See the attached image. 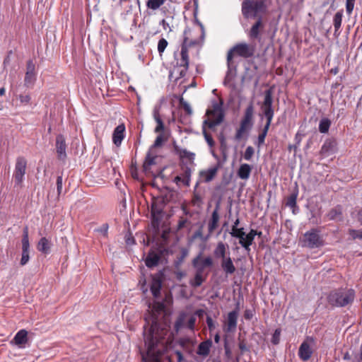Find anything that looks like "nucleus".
I'll return each mask as SVG.
<instances>
[{
  "label": "nucleus",
  "instance_id": "obj_20",
  "mask_svg": "<svg viewBox=\"0 0 362 362\" xmlns=\"http://www.w3.org/2000/svg\"><path fill=\"white\" fill-rule=\"evenodd\" d=\"M336 141L333 139H327L321 147L320 154L322 157H327L335 151Z\"/></svg>",
  "mask_w": 362,
  "mask_h": 362
},
{
  "label": "nucleus",
  "instance_id": "obj_7",
  "mask_svg": "<svg viewBox=\"0 0 362 362\" xmlns=\"http://www.w3.org/2000/svg\"><path fill=\"white\" fill-rule=\"evenodd\" d=\"M254 105L250 102L245 109L244 116L240 122V127L237 129L235 138L239 141L243 138V134L250 130L253 125Z\"/></svg>",
  "mask_w": 362,
  "mask_h": 362
},
{
  "label": "nucleus",
  "instance_id": "obj_11",
  "mask_svg": "<svg viewBox=\"0 0 362 362\" xmlns=\"http://www.w3.org/2000/svg\"><path fill=\"white\" fill-rule=\"evenodd\" d=\"M265 24L261 16H259L254 24L251 26L247 35L250 40H260L261 35L264 30Z\"/></svg>",
  "mask_w": 362,
  "mask_h": 362
},
{
  "label": "nucleus",
  "instance_id": "obj_48",
  "mask_svg": "<svg viewBox=\"0 0 362 362\" xmlns=\"http://www.w3.org/2000/svg\"><path fill=\"white\" fill-rule=\"evenodd\" d=\"M356 0H346V13L350 15L354 8Z\"/></svg>",
  "mask_w": 362,
  "mask_h": 362
},
{
  "label": "nucleus",
  "instance_id": "obj_17",
  "mask_svg": "<svg viewBox=\"0 0 362 362\" xmlns=\"http://www.w3.org/2000/svg\"><path fill=\"white\" fill-rule=\"evenodd\" d=\"M273 98L272 91L271 89L264 91V98L262 105V110L264 116L269 114H274V110L272 107Z\"/></svg>",
  "mask_w": 362,
  "mask_h": 362
},
{
  "label": "nucleus",
  "instance_id": "obj_40",
  "mask_svg": "<svg viewBox=\"0 0 362 362\" xmlns=\"http://www.w3.org/2000/svg\"><path fill=\"white\" fill-rule=\"evenodd\" d=\"M331 125V121L328 118H322L320 121L319 131L320 133H327Z\"/></svg>",
  "mask_w": 362,
  "mask_h": 362
},
{
  "label": "nucleus",
  "instance_id": "obj_50",
  "mask_svg": "<svg viewBox=\"0 0 362 362\" xmlns=\"http://www.w3.org/2000/svg\"><path fill=\"white\" fill-rule=\"evenodd\" d=\"M20 102L22 105H26L30 103V95H20L18 97Z\"/></svg>",
  "mask_w": 362,
  "mask_h": 362
},
{
  "label": "nucleus",
  "instance_id": "obj_10",
  "mask_svg": "<svg viewBox=\"0 0 362 362\" xmlns=\"http://www.w3.org/2000/svg\"><path fill=\"white\" fill-rule=\"evenodd\" d=\"M315 339L313 337H308L306 339L300 344L298 349V356L303 361H308L312 354L313 350L311 344H314Z\"/></svg>",
  "mask_w": 362,
  "mask_h": 362
},
{
  "label": "nucleus",
  "instance_id": "obj_33",
  "mask_svg": "<svg viewBox=\"0 0 362 362\" xmlns=\"http://www.w3.org/2000/svg\"><path fill=\"white\" fill-rule=\"evenodd\" d=\"M218 168L216 167L209 168L206 170H202L199 173L200 177L205 182H211L216 175Z\"/></svg>",
  "mask_w": 362,
  "mask_h": 362
},
{
  "label": "nucleus",
  "instance_id": "obj_46",
  "mask_svg": "<svg viewBox=\"0 0 362 362\" xmlns=\"http://www.w3.org/2000/svg\"><path fill=\"white\" fill-rule=\"evenodd\" d=\"M255 150L252 146H249L246 148L243 155V158L245 160H250L254 156Z\"/></svg>",
  "mask_w": 362,
  "mask_h": 362
},
{
  "label": "nucleus",
  "instance_id": "obj_8",
  "mask_svg": "<svg viewBox=\"0 0 362 362\" xmlns=\"http://www.w3.org/2000/svg\"><path fill=\"white\" fill-rule=\"evenodd\" d=\"M324 245V240L320 235V230L313 228L304 234L303 246L310 249L319 248Z\"/></svg>",
  "mask_w": 362,
  "mask_h": 362
},
{
  "label": "nucleus",
  "instance_id": "obj_32",
  "mask_svg": "<svg viewBox=\"0 0 362 362\" xmlns=\"http://www.w3.org/2000/svg\"><path fill=\"white\" fill-rule=\"evenodd\" d=\"M327 217L331 221H341L342 220V208L341 206L337 205L332 209L327 214Z\"/></svg>",
  "mask_w": 362,
  "mask_h": 362
},
{
  "label": "nucleus",
  "instance_id": "obj_14",
  "mask_svg": "<svg viewBox=\"0 0 362 362\" xmlns=\"http://www.w3.org/2000/svg\"><path fill=\"white\" fill-rule=\"evenodd\" d=\"M174 150L175 153L179 156L182 165L188 164L194 165V160L195 154L192 152L187 151V149H182L178 146H174Z\"/></svg>",
  "mask_w": 362,
  "mask_h": 362
},
{
  "label": "nucleus",
  "instance_id": "obj_39",
  "mask_svg": "<svg viewBox=\"0 0 362 362\" xmlns=\"http://www.w3.org/2000/svg\"><path fill=\"white\" fill-rule=\"evenodd\" d=\"M153 118L157 123V126L155 128V132L158 133L164 129V124L160 117L159 112L157 110L153 111Z\"/></svg>",
  "mask_w": 362,
  "mask_h": 362
},
{
  "label": "nucleus",
  "instance_id": "obj_51",
  "mask_svg": "<svg viewBox=\"0 0 362 362\" xmlns=\"http://www.w3.org/2000/svg\"><path fill=\"white\" fill-rule=\"evenodd\" d=\"M195 322H196V317L194 316H191L187 321V327L189 329H190L191 331H194V327H195Z\"/></svg>",
  "mask_w": 362,
  "mask_h": 362
},
{
  "label": "nucleus",
  "instance_id": "obj_56",
  "mask_svg": "<svg viewBox=\"0 0 362 362\" xmlns=\"http://www.w3.org/2000/svg\"><path fill=\"white\" fill-rule=\"evenodd\" d=\"M180 104L182 105L185 111L188 115H191L192 114V108H191L190 105L187 102L184 101L182 98L180 100Z\"/></svg>",
  "mask_w": 362,
  "mask_h": 362
},
{
  "label": "nucleus",
  "instance_id": "obj_58",
  "mask_svg": "<svg viewBox=\"0 0 362 362\" xmlns=\"http://www.w3.org/2000/svg\"><path fill=\"white\" fill-rule=\"evenodd\" d=\"M350 234L354 239H362V230H351Z\"/></svg>",
  "mask_w": 362,
  "mask_h": 362
},
{
  "label": "nucleus",
  "instance_id": "obj_6",
  "mask_svg": "<svg viewBox=\"0 0 362 362\" xmlns=\"http://www.w3.org/2000/svg\"><path fill=\"white\" fill-rule=\"evenodd\" d=\"M206 115L208 119L203 122L202 125L207 127V128L211 130H214L215 127L220 124L224 118V113L221 105L216 103L213 105L211 110H207Z\"/></svg>",
  "mask_w": 362,
  "mask_h": 362
},
{
  "label": "nucleus",
  "instance_id": "obj_31",
  "mask_svg": "<svg viewBox=\"0 0 362 362\" xmlns=\"http://www.w3.org/2000/svg\"><path fill=\"white\" fill-rule=\"evenodd\" d=\"M228 245L223 242H218L214 250V255L216 258H221V260L226 258Z\"/></svg>",
  "mask_w": 362,
  "mask_h": 362
},
{
  "label": "nucleus",
  "instance_id": "obj_26",
  "mask_svg": "<svg viewBox=\"0 0 362 362\" xmlns=\"http://www.w3.org/2000/svg\"><path fill=\"white\" fill-rule=\"evenodd\" d=\"M192 166L193 165H190L188 164L181 165V176L182 177V182L187 187H189L190 185Z\"/></svg>",
  "mask_w": 362,
  "mask_h": 362
},
{
  "label": "nucleus",
  "instance_id": "obj_37",
  "mask_svg": "<svg viewBox=\"0 0 362 362\" xmlns=\"http://www.w3.org/2000/svg\"><path fill=\"white\" fill-rule=\"evenodd\" d=\"M342 16H343V11H337L333 18V24L334 26V34L337 33L341 25L342 22Z\"/></svg>",
  "mask_w": 362,
  "mask_h": 362
},
{
  "label": "nucleus",
  "instance_id": "obj_43",
  "mask_svg": "<svg viewBox=\"0 0 362 362\" xmlns=\"http://www.w3.org/2000/svg\"><path fill=\"white\" fill-rule=\"evenodd\" d=\"M206 127H207L202 125V133L207 144L209 146V147L212 148L214 146L215 142L211 135L206 132Z\"/></svg>",
  "mask_w": 362,
  "mask_h": 362
},
{
  "label": "nucleus",
  "instance_id": "obj_59",
  "mask_svg": "<svg viewBox=\"0 0 362 362\" xmlns=\"http://www.w3.org/2000/svg\"><path fill=\"white\" fill-rule=\"evenodd\" d=\"M187 223L189 222L187 218L181 217L177 223V230H181L183 228Z\"/></svg>",
  "mask_w": 362,
  "mask_h": 362
},
{
  "label": "nucleus",
  "instance_id": "obj_49",
  "mask_svg": "<svg viewBox=\"0 0 362 362\" xmlns=\"http://www.w3.org/2000/svg\"><path fill=\"white\" fill-rule=\"evenodd\" d=\"M192 203L193 205H197L199 206L200 204L202 203V198L198 193H194L193 197L192 199Z\"/></svg>",
  "mask_w": 362,
  "mask_h": 362
},
{
  "label": "nucleus",
  "instance_id": "obj_18",
  "mask_svg": "<svg viewBox=\"0 0 362 362\" xmlns=\"http://www.w3.org/2000/svg\"><path fill=\"white\" fill-rule=\"evenodd\" d=\"M66 149L65 138L62 134H59L56 138V151L59 160H64L66 158Z\"/></svg>",
  "mask_w": 362,
  "mask_h": 362
},
{
  "label": "nucleus",
  "instance_id": "obj_15",
  "mask_svg": "<svg viewBox=\"0 0 362 362\" xmlns=\"http://www.w3.org/2000/svg\"><path fill=\"white\" fill-rule=\"evenodd\" d=\"M35 65L32 59L27 62L26 72L24 78V85L29 88L32 86L36 80Z\"/></svg>",
  "mask_w": 362,
  "mask_h": 362
},
{
  "label": "nucleus",
  "instance_id": "obj_35",
  "mask_svg": "<svg viewBox=\"0 0 362 362\" xmlns=\"http://www.w3.org/2000/svg\"><path fill=\"white\" fill-rule=\"evenodd\" d=\"M186 317L187 313L185 312L180 313L177 316L174 324V331L176 334H177L180 330L185 327Z\"/></svg>",
  "mask_w": 362,
  "mask_h": 362
},
{
  "label": "nucleus",
  "instance_id": "obj_38",
  "mask_svg": "<svg viewBox=\"0 0 362 362\" xmlns=\"http://www.w3.org/2000/svg\"><path fill=\"white\" fill-rule=\"evenodd\" d=\"M205 280L206 276L204 277L203 274L196 272L194 279L190 281V284L192 286L197 288L200 286Z\"/></svg>",
  "mask_w": 362,
  "mask_h": 362
},
{
  "label": "nucleus",
  "instance_id": "obj_25",
  "mask_svg": "<svg viewBox=\"0 0 362 362\" xmlns=\"http://www.w3.org/2000/svg\"><path fill=\"white\" fill-rule=\"evenodd\" d=\"M163 211V206L162 203H158L157 201L152 203L151 213L153 222H158L160 221Z\"/></svg>",
  "mask_w": 362,
  "mask_h": 362
},
{
  "label": "nucleus",
  "instance_id": "obj_60",
  "mask_svg": "<svg viewBox=\"0 0 362 362\" xmlns=\"http://www.w3.org/2000/svg\"><path fill=\"white\" fill-rule=\"evenodd\" d=\"M303 136L304 135L300 134V132L296 133V134L295 136V141H296V144L297 146H300Z\"/></svg>",
  "mask_w": 362,
  "mask_h": 362
},
{
  "label": "nucleus",
  "instance_id": "obj_27",
  "mask_svg": "<svg viewBox=\"0 0 362 362\" xmlns=\"http://www.w3.org/2000/svg\"><path fill=\"white\" fill-rule=\"evenodd\" d=\"M252 169V167L247 163L241 164L237 171V175L241 180H247L250 176Z\"/></svg>",
  "mask_w": 362,
  "mask_h": 362
},
{
  "label": "nucleus",
  "instance_id": "obj_36",
  "mask_svg": "<svg viewBox=\"0 0 362 362\" xmlns=\"http://www.w3.org/2000/svg\"><path fill=\"white\" fill-rule=\"evenodd\" d=\"M37 248L42 253L47 254L50 250V243L46 238H42L37 243Z\"/></svg>",
  "mask_w": 362,
  "mask_h": 362
},
{
  "label": "nucleus",
  "instance_id": "obj_5",
  "mask_svg": "<svg viewBox=\"0 0 362 362\" xmlns=\"http://www.w3.org/2000/svg\"><path fill=\"white\" fill-rule=\"evenodd\" d=\"M266 11L267 6L262 0H244L242 3V13L245 18H258Z\"/></svg>",
  "mask_w": 362,
  "mask_h": 362
},
{
  "label": "nucleus",
  "instance_id": "obj_16",
  "mask_svg": "<svg viewBox=\"0 0 362 362\" xmlns=\"http://www.w3.org/2000/svg\"><path fill=\"white\" fill-rule=\"evenodd\" d=\"M219 214H218V206H216V209L213 211L211 214V218L208 222V234L207 235L203 238L204 240H208L214 231L218 228V222H219Z\"/></svg>",
  "mask_w": 362,
  "mask_h": 362
},
{
  "label": "nucleus",
  "instance_id": "obj_61",
  "mask_svg": "<svg viewBox=\"0 0 362 362\" xmlns=\"http://www.w3.org/2000/svg\"><path fill=\"white\" fill-rule=\"evenodd\" d=\"M253 316V314H252V310H246L244 313V317L246 319V320H250L252 319Z\"/></svg>",
  "mask_w": 362,
  "mask_h": 362
},
{
  "label": "nucleus",
  "instance_id": "obj_19",
  "mask_svg": "<svg viewBox=\"0 0 362 362\" xmlns=\"http://www.w3.org/2000/svg\"><path fill=\"white\" fill-rule=\"evenodd\" d=\"M239 312V303L236 304L235 309L228 314L227 317V332L234 331L237 327L238 317Z\"/></svg>",
  "mask_w": 362,
  "mask_h": 362
},
{
  "label": "nucleus",
  "instance_id": "obj_2",
  "mask_svg": "<svg viewBox=\"0 0 362 362\" xmlns=\"http://www.w3.org/2000/svg\"><path fill=\"white\" fill-rule=\"evenodd\" d=\"M190 29H185L183 32V41L181 45L180 55L181 58L178 62L180 70L179 71L180 78L185 77L189 69V49L192 47H199L200 42L198 40H190Z\"/></svg>",
  "mask_w": 362,
  "mask_h": 362
},
{
  "label": "nucleus",
  "instance_id": "obj_13",
  "mask_svg": "<svg viewBox=\"0 0 362 362\" xmlns=\"http://www.w3.org/2000/svg\"><path fill=\"white\" fill-rule=\"evenodd\" d=\"M29 250L30 243L28 238V228L25 226L23 229V234L22 238V255L20 262V264L21 266L25 265L30 259Z\"/></svg>",
  "mask_w": 362,
  "mask_h": 362
},
{
  "label": "nucleus",
  "instance_id": "obj_41",
  "mask_svg": "<svg viewBox=\"0 0 362 362\" xmlns=\"http://www.w3.org/2000/svg\"><path fill=\"white\" fill-rule=\"evenodd\" d=\"M165 0H148L146 1V7L148 9L156 11L164 4Z\"/></svg>",
  "mask_w": 362,
  "mask_h": 362
},
{
  "label": "nucleus",
  "instance_id": "obj_28",
  "mask_svg": "<svg viewBox=\"0 0 362 362\" xmlns=\"http://www.w3.org/2000/svg\"><path fill=\"white\" fill-rule=\"evenodd\" d=\"M211 346L212 341L211 339L201 342L198 346L197 354L203 357L207 356L210 353Z\"/></svg>",
  "mask_w": 362,
  "mask_h": 362
},
{
  "label": "nucleus",
  "instance_id": "obj_30",
  "mask_svg": "<svg viewBox=\"0 0 362 362\" xmlns=\"http://www.w3.org/2000/svg\"><path fill=\"white\" fill-rule=\"evenodd\" d=\"M160 256L155 252H150L146 257L145 264L147 267L153 268L158 264Z\"/></svg>",
  "mask_w": 362,
  "mask_h": 362
},
{
  "label": "nucleus",
  "instance_id": "obj_64",
  "mask_svg": "<svg viewBox=\"0 0 362 362\" xmlns=\"http://www.w3.org/2000/svg\"><path fill=\"white\" fill-rule=\"evenodd\" d=\"M298 148V146H297L296 144H289L288 146V149L289 151H291V150H293L295 153L297 151Z\"/></svg>",
  "mask_w": 362,
  "mask_h": 362
},
{
  "label": "nucleus",
  "instance_id": "obj_1",
  "mask_svg": "<svg viewBox=\"0 0 362 362\" xmlns=\"http://www.w3.org/2000/svg\"><path fill=\"white\" fill-rule=\"evenodd\" d=\"M165 305L163 303L156 302L153 305V313H160L164 311ZM149 320L145 318L148 325L151 322L149 327L144 326V337L146 354L153 362H159L160 356L166 349L167 341L165 336L168 332L169 325L165 322H162L153 313L149 316Z\"/></svg>",
  "mask_w": 362,
  "mask_h": 362
},
{
  "label": "nucleus",
  "instance_id": "obj_62",
  "mask_svg": "<svg viewBox=\"0 0 362 362\" xmlns=\"http://www.w3.org/2000/svg\"><path fill=\"white\" fill-rule=\"evenodd\" d=\"M238 346L242 352H245L248 350L247 348L246 344L244 342V341H240Z\"/></svg>",
  "mask_w": 362,
  "mask_h": 362
},
{
  "label": "nucleus",
  "instance_id": "obj_45",
  "mask_svg": "<svg viewBox=\"0 0 362 362\" xmlns=\"http://www.w3.org/2000/svg\"><path fill=\"white\" fill-rule=\"evenodd\" d=\"M268 131L269 130L263 128L262 132L259 134L257 141L255 142V145L258 148H260L264 144L265 138L267 136Z\"/></svg>",
  "mask_w": 362,
  "mask_h": 362
},
{
  "label": "nucleus",
  "instance_id": "obj_63",
  "mask_svg": "<svg viewBox=\"0 0 362 362\" xmlns=\"http://www.w3.org/2000/svg\"><path fill=\"white\" fill-rule=\"evenodd\" d=\"M187 255H188V251L186 249H182L181 256L179 258V262H182L183 261V259L187 256Z\"/></svg>",
  "mask_w": 362,
  "mask_h": 362
},
{
  "label": "nucleus",
  "instance_id": "obj_3",
  "mask_svg": "<svg viewBox=\"0 0 362 362\" xmlns=\"http://www.w3.org/2000/svg\"><path fill=\"white\" fill-rule=\"evenodd\" d=\"M354 298V290L351 288H341L331 291L327 296V301L332 306L345 307L352 303Z\"/></svg>",
  "mask_w": 362,
  "mask_h": 362
},
{
  "label": "nucleus",
  "instance_id": "obj_29",
  "mask_svg": "<svg viewBox=\"0 0 362 362\" xmlns=\"http://www.w3.org/2000/svg\"><path fill=\"white\" fill-rule=\"evenodd\" d=\"M28 341V332L25 329H21L18 331L11 344H14L17 346L25 344Z\"/></svg>",
  "mask_w": 362,
  "mask_h": 362
},
{
  "label": "nucleus",
  "instance_id": "obj_57",
  "mask_svg": "<svg viewBox=\"0 0 362 362\" xmlns=\"http://www.w3.org/2000/svg\"><path fill=\"white\" fill-rule=\"evenodd\" d=\"M62 183H63L62 176H58L57 178V189L58 195H59L62 193Z\"/></svg>",
  "mask_w": 362,
  "mask_h": 362
},
{
  "label": "nucleus",
  "instance_id": "obj_23",
  "mask_svg": "<svg viewBox=\"0 0 362 362\" xmlns=\"http://www.w3.org/2000/svg\"><path fill=\"white\" fill-rule=\"evenodd\" d=\"M257 235V230L251 229L247 234H245L242 241H239L240 245L246 250L250 251V246L252 245L255 237Z\"/></svg>",
  "mask_w": 362,
  "mask_h": 362
},
{
  "label": "nucleus",
  "instance_id": "obj_42",
  "mask_svg": "<svg viewBox=\"0 0 362 362\" xmlns=\"http://www.w3.org/2000/svg\"><path fill=\"white\" fill-rule=\"evenodd\" d=\"M230 234L232 237L238 238L239 241H242L244 236L245 235L243 228H231Z\"/></svg>",
  "mask_w": 362,
  "mask_h": 362
},
{
  "label": "nucleus",
  "instance_id": "obj_12",
  "mask_svg": "<svg viewBox=\"0 0 362 362\" xmlns=\"http://www.w3.org/2000/svg\"><path fill=\"white\" fill-rule=\"evenodd\" d=\"M192 266L196 269V272L198 273L203 274V272L205 268L211 267L214 261L211 257L208 256L204 258H202V253H199L196 257H194L192 260Z\"/></svg>",
  "mask_w": 362,
  "mask_h": 362
},
{
  "label": "nucleus",
  "instance_id": "obj_21",
  "mask_svg": "<svg viewBox=\"0 0 362 362\" xmlns=\"http://www.w3.org/2000/svg\"><path fill=\"white\" fill-rule=\"evenodd\" d=\"M125 126L124 124H119L112 134V141L115 145L119 146L124 138Z\"/></svg>",
  "mask_w": 362,
  "mask_h": 362
},
{
  "label": "nucleus",
  "instance_id": "obj_22",
  "mask_svg": "<svg viewBox=\"0 0 362 362\" xmlns=\"http://www.w3.org/2000/svg\"><path fill=\"white\" fill-rule=\"evenodd\" d=\"M157 155L153 153L151 149H149L146 153L145 160L143 164V169L146 173H148L151 166L156 164Z\"/></svg>",
  "mask_w": 362,
  "mask_h": 362
},
{
  "label": "nucleus",
  "instance_id": "obj_34",
  "mask_svg": "<svg viewBox=\"0 0 362 362\" xmlns=\"http://www.w3.org/2000/svg\"><path fill=\"white\" fill-rule=\"evenodd\" d=\"M162 287V282L158 278H153L150 290L154 298H158L160 294V289Z\"/></svg>",
  "mask_w": 362,
  "mask_h": 362
},
{
  "label": "nucleus",
  "instance_id": "obj_55",
  "mask_svg": "<svg viewBox=\"0 0 362 362\" xmlns=\"http://www.w3.org/2000/svg\"><path fill=\"white\" fill-rule=\"evenodd\" d=\"M206 324H207L209 331L210 332L213 331L215 329V323H214L213 319L211 318V317L208 315L206 317Z\"/></svg>",
  "mask_w": 362,
  "mask_h": 362
},
{
  "label": "nucleus",
  "instance_id": "obj_24",
  "mask_svg": "<svg viewBox=\"0 0 362 362\" xmlns=\"http://www.w3.org/2000/svg\"><path fill=\"white\" fill-rule=\"evenodd\" d=\"M221 266L224 273L227 275L234 274L236 270L232 259L229 255L221 260Z\"/></svg>",
  "mask_w": 362,
  "mask_h": 362
},
{
  "label": "nucleus",
  "instance_id": "obj_52",
  "mask_svg": "<svg viewBox=\"0 0 362 362\" xmlns=\"http://www.w3.org/2000/svg\"><path fill=\"white\" fill-rule=\"evenodd\" d=\"M280 329H276L274 333L273 334L272 338V342L274 344H278L279 343L280 340Z\"/></svg>",
  "mask_w": 362,
  "mask_h": 362
},
{
  "label": "nucleus",
  "instance_id": "obj_44",
  "mask_svg": "<svg viewBox=\"0 0 362 362\" xmlns=\"http://www.w3.org/2000/svg\"><path fill=\"white\" fill-rule=\"evenodd\" d=\"M298 197V193H292L290 196H288L286 199V205L291 209H293L296 206V199Z\"/></svg>",
  "mask_w": 362,
  "mask_h": 362
},
{
  "label": "nucleus",
  "instance_id": "obj_9",
  "mask_svg": "<svg viewBox=\"0 0 362 362\" xmlns=\"http://www.w3.org/2000/svg\"><path fill=\"white\" fill-rule=\"evenodd\" d=\"M26 169L27 160L23 156L17 157L13 174L15 187H18L19 188H21L23 187V182L25 179Z\"/></svg>",
  "mask_w": 362,
  "mask_h": 362
},
{
  "label": "nucleus",
  "instance_id": "obj_54",
  "mask_svg": "<svg viewBox=\"0 0 362 362\" xmlns=\"http://www.w3.org/2000/svg\"><path fill=\"white\" fill-rule=\"evenodd\" d=\"M163 141V136L162 135H159L156 137L153 144L151 146V147L150 148V149H151V151L153 150V148H156V147H158V146H160L162 145V143Z\"/></svg>",
  "mask_w": 362,
  "mask_h": 362
},
{
  "label": "nucleus",
  "instance_id": "obj_53",
  "mask_svg": "<svg viewBox=\"0 0 362 362\" xmlns=\"http://www.w3.org/2000/svg\"><path fill=\"white\" fill-rule=\"evenodd\" d=\"M274 114H269V115H264V117L266 118L267 121H266V124L264 127V129L269 130V129L271 126L272 122V119L274 117Z\"/></svg>",
  "mask_w": 362,
  "mask_h": 362
},
{
  "label": "nucleus",
  "instance_id": "obj_4",
  "mask_svg": "<svg viewBox=\"0 0 362 362\" xmlns=\"http://www.w3.org/2000/svg\"><path fill=\"white\" fill-rule=\"evenodd\" d=\"M255 52V47L246 42L238 43L230 48L227 53V65L228 70L226 80L229 77V74L231 70L232 60L235 55L247 59L253 57Z\"/></svg>",
  "mask_w": 362,
  "mask_h": 362
},
{
  "label": "nucleus",
  "instance_id": "obj_47",
  "mask_svg": "<svg viewBox=\"0 0 362 362\" xmlns=\"http://www.w3.org/2000/svg\"><path fill=\"white\" fill-rule=\"evenodd\" d=\"M168 45V41L165 39H164V38H161L158 41V51L160 54H161L165 51V49L167 47Z\"/></svg>",
  "mask_w": 362,
  "mask_h": 362
}]
</instances>
